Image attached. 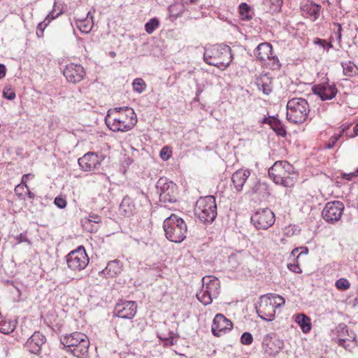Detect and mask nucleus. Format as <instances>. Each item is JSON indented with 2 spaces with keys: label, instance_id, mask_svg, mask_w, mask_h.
Here are the masks:
<instances>
[{
  "label": "nucleus",
  "instance_id": "obj_1",
  "mask_svg": "<svg viewBox=\"0 0 358 358\" xmlns=\"http://www.w3.org/2000/svg\"><path fill=\"white\" fill-rule=\"evenodd\" d=\"M105 122L113 131L125 132L136 125L137 117L134 109L130 107H116L108 111Z\"/></svg>",
  "mask_w": 358,
  "mask_h": 358
},
{
  "label": "nucleus",
  "instance_id": "obj_2",
  "mask_svg": "<svg viewBox=\"0 0 358 358\" xmlns=\"http://www.w3.org/2000/svg\"><path fill=\"white\" fill-rule=\"evenodd\" d=\"M269 178L277 185L292 187L296 182V172L292 164L287 161H278L268 169Z\"/></svg>",
  "mask_w": 358,
  "mask_h": 358
},
{
  "label": "nucleus",
  "instance_id": "obj_3",
  "mask_svg": "<svg viewBox=\"0 0 358 358\" xmlns=\"http://www.w3.org/2000/svg\"><path fill=\"white\" fill-rule=\"evenodd\" d=\"M231 48L224 44H216L206 48L203 59L209 65L225 69L231 62Z\"/></svg>",
  "mask_w": 358,
  "mask_h": 358
},
{
  "label": "nucleus",
  "instance_id": "obj_4",
  "mask_svg": "<svg viewBox=\"0 0 358 358\" xmlns=\"http://www.w3.org/2000/svg\"><path fill=\"white\" fill-rule=\"evenodd\" d=\"M60 341L66 350L75 357L85 358L87 356L90 341L85 334L76 331L62 336Z\"/></svg>",
  "mask_w": 358,
  "mask_h": 358
},
{
  "label": "nucleus",
  "instance_id": "obj_5",
  "mask_svg": "<svg viewBox=\"0 0 358 358\" xmlns=\"http://www.w3.org/2000/svg\"><path fill=\"white\" fill-rule=\"evenodd\" d=\"M163 228L166 238L172 242L181 243L187 236V224L175 214L164 220Z\"/></svg>",
  "mask_w": 358,
  "mask_h": 358
},
{
  "label": "nucleus",
  "instance_id": "obj_6",
  "mask_svg": "<svg viewBox=\"0 0 358 358\" xmlns=\"http://www.w3.org/2000/svg\"><path fill=\"white\" fill-rule=\"evenodd\" d=\"M309 112V104L303 98L294 97L287 103V119L290 122L303 123L308 118Z\"/></svg>",
  "mask_w": 358,
  "mask_h": 358
},
{
  "label": "nucleus",
  "instance_id": "obj_7",
  "mask_svg": "<svg viewBox=\"0 0 358 358\" xmlns=\"http://www.w3.org/2000/svg\"><path fill=\"white\" fill-rule=\"evenodd\" d=\"M202 287L196 293L197 299L204 306L210 304L220 292V282L218 278L213 275L202 278Z\"/></svg>",
  "mask_w": 358,
  "mask_h": 358
},
{
  "label": "nucleus",
  "instance_id": "obj_8",
  "mask_svg": "<svg viewBox=\"0 0 358 358\" xmlns=\"http://www.w3.org/2000/svg\"><path fill=\"white\" fill-rule=\"evenodd\" d=\"M195 214L203 222H212L217 216L215 197L207 196L201 197L196 203Z\"/></svg>",
  "mask_w": 358,
  "mask_h": 358
},
{
  "label": "nucleus",
  "instance_id": "obj_9",
  "mask_svg": "<svg viewBox=\"0 0 358 358\" xmlns=\"http://www.w3.org/2000/svg\"><path fill=\"white\" fill-rule=\"evenodd\" d=\"M159 194V201L164 204L175 203L177 201V186L166 178L158 180L156 185Z\"/></svg>",
  "mask_w": 358,
  "mask_h": 358
},
{
  "label": "nucleus",
  "instance_id": "obj_10",
  "mask_svg": "<svg viewBox=\"0 0 358 358\" xmlns=\"http://www.w3.org/2000/svg\"><path fill=\"white\" fill-rule=\"evenodd\" d=\"M68 267L73 271H82L89 264V257L83 246H79L66 256Z\"/></svg>",
  "mask_w": 358,
  "mask_h": 358
},
{
  "label": "nucleus",
  "instance_id": "obj_11",
  "mask_svg": "<svg viewBox=\"0 0 358 358\" xmlns=\"http://www.w3.org/2000/svg\"><path fill=\"white\" fill-rule=\"evenodd\" d=\"M275 302L271 300V297L267 295H263L259 298V306L256 307V311L258 316L268 322L274 320L275 317Z\"/></svg>",
  "mask_w": 358,
  "mask_h": 358
},
{
  "label": "nucleus",
  "instance_id": "obj_12",
  "mask_svg": "<svg viewBox=\"0 0 358 358\" xmlns=\"http://www.w3.org/2000/svg\"><path fill=\"white\" fill-rule=\"evenodd\" d=\"M251 222L257 229L266 230L275 222V215L268 208L259 209L251 216Z\"/></svg>",
  "mask_w": 358,
  "mask_h": 358
},
{
  "label": "nucleus",
  "instance_id": "obj_13",
  "mask_svg": "<svg viewBox=\"0 0 358 358\" xmlns=\"http://www.w3.org/2000/svg\"><path fill=\"white\" fill-rule=\"evenodd\" d=\"M344 210V204L340 201H329L325 204L322 212L323 219L328 223L339 221Z\"/></svg>",
  "mask_w": 358,
  "mask_h": 358
},
{
  "label": "nucleus",
  "instance_id": "obj_14",
  "mask_svg": "<svg viewBox=\"0 0 358 358\" xmlns=\"http://www.w3.org/2000/svg\"><path fill=\"white\" fill-rule=\"evenodd\" d=\"M255 55L260 61H268V64L273 69H280V63L275 55H273L272 45L268 43H262L255 49Z\"/></svg>",
  "mask_w": 358,
  "mask_h": 358
},
{
  "label": "nucleus",
  "instance_id": "obj_15",
  "mask_svg": "<svg viewBox=\"0 0 358 358\" xmlns=\"http://www.w3.org/2000/svg\"><path fill=\"white\" fill-rule=\"evenodd\" d=\"M63 74L67 81L71 83L80 82L85 76V71L80 64H69L66 66Z\"/></svg>",
  "mask_w": 358,
  "mask_h": 358
},
{
  "label": "nucleus",
  "instance_id": "obj_16",
  "mask_svg": "<svg viewBox=\"0 0 358 358\" xmlns=\"http://www.w3.org/2000/svg\"><path fill=\"white\" fill-rule=\"evenodd\" d=\"M137 306L134 301H124L116 304L115 315L123 319H132L136 313Z\"/></svg>",
  "mask_w": 358,
  "mask_h": 358
},
{
  "label": "nucleus",
  "instance_id": "obj_17",
  "mask_svg": "<svg viewBox=\"0 0 358 358\" xmlns=\"http://www.w3.org/2000/svg\"><path fill=\"white\" fill-rule=\"evenodd\" d=\"M232 322L222 314H217L213 321L211 331L214 336H220L232 328Z\"/></svg>",
  "mask_w": 358,
  "mask_h": 358
},
{
  "label": "nucleus",
  "instance_id": "obj_18",
  "mask_svg": "<svg viewBox=\"0 0 358 358\" xmlns=\"http://www.w3.org/2000/svg\"><path fill=\"white\" fill-rule=\"evenodd\" d=\"M78 164L84 171L97 169L101 164V157L95 152H88L78 159Z\"/></svg>",
  "mask_w": 358,
  "mask_h": 358
},
{
  "label": "nucleus",
  "instance_id": "obj_19",
  "mask_svg": "<svg viewBox=\"0 0 358 358\" xmlns=\"http://www.w3.org/2000/svg\"><path fill=\"white\" fill-rule=\"evenodd\" d=\"M45 336L38 331L34 332L27 341L24 348L31 354L39 355L41 347L45 343Z\"/></svg>",
  "mask_w": 358,
  "mask_h": 358
},
{
  "label": "nucleus",
  "instance_id": "obj_20",
  "mask_svg": "<svg viewBox=\"0 0 358 358\" xmlns=\"http://www.w3.org/2000/svg\"><path fill=\"white\" fill-rule=\"evenodd\" d=\"M283 343L278 340L274 339L271 335L268 334L264 336L262 342V348L266 353L269 355L274 356L278 354L282 348Z\"/></svg>",
  "mask_w": 358,
  "mask_h": 358
},
{
  "label": "nucleus",
  "instance_id": "obj_21",
  "mask_svg": "<svg viewBox=\"0 0 358 358\" xmlns=\"http://www.w3.org/2000/svg\"><path fill=\"white\" fill-rule=\"evenodd\" d=\"M322 7L313 1H306L301 5L302 14L306 17H310L314 22L318 19Z\"/></svg>",
  "mask_w": 358,
  "mask_h": 358
},
{
  "label": "nucleus",
  "instance_id": "obj_22",
  "mask_svg": "<svg viewBox=\"0 0 358 358\" xmlns=\"http://www.w3.org/2000/svg\"><path fill=\"white\" fill-rule=\"evenodd\" d=\"M315 94L318 95L322 101L331 100L337 94V89L334 85H317L313 89Z\"/></svg>",
  "mask_w": 358,
  "mask_h": 358
},
{
  "label": "nucleus",
  "instance_id": "obj_23",
  "mask_svg": "<svg viewBox=\"0 0 358 358\" xmlns=\"http://www.w3.org/2000/svg\"><path fill=\"white\" fill-rule=\"evenodd\" d=\"M250 176V171L239 169L234 172L231 176V181L237 192L243 189V185Z\"/></svg>",
  "mask_w": 358,
  "mask_h": 358
},
{
  "label": "nucleus",
  "instance_id": "obj_24",
  "mask_svg": "<svg viewBox=\"0 0 358 358\" xmlns=\"http://www.w3.org/2000/svg\"><path fill=\"white\" fill-rule=\"evenodd\" d=\"M335 331L337 333V343L338 345H344V342L352 341L356 338L355 334L352 331H348V327L345 324H339Z\"/></svg>",
  "mask_w": 358,
  "mask_h": 358
},
{
  "label": "nucleus",
  "instance_id": "obj_25",
  "mask_svg": "<svg viewBox=\"0 0 358 358\" xmlns=\"http://www.w3.org/2000/svg\"><path fill=\"white\" fill-rule=\"evenodd\" d=\"M122 264L120 261L115 259L108 263L106 267L99 272V275H103L106 278H113L121 273Z\"/></svg>",
  "mask_w": 358,
  "mask_h": 358
},
{
  "label": "nucleus",
  "instance_id": "obj_26",
  "mask_svg": "<svg viewBox=\"0 0 358 358\" xmlns=\"http://www.w3.org/2000/svg\"><path fill=\"white\" fill-rule=\"evenodd\" d=\"M119 210L120 213L126 217H130L138 212L136 206L132 200V197L129 196H125L123 198L120 205Z\"/></svg>",
  "mask_w": 358,
  "mask_h": 358
},
{
  "label": "nucleus",
  "instance_id": "obj_27",
  "mask_svg": "<svg viewBox=\"0 0 358 358\" xmlns=\"http://www.w3.org/2000/svg\"><path fill=\"white\" fill-rule=\"evenodd\" d=\"M262 123L269 124L278 136L284 137L287 134L286 130L280 120L274 117H264Z\"/></svg>",
  "mask_w": 358,
  "mask_h": 358
},
{
  "label": "nucleus",
  "instance_id": "obj_28",
  "mask_svg": "<svg viewBox=\"0 0 358 358\" xmlns=\"http://www.w3.org/2000/svg\"><path fill=\"white\" fill-rule=\"evenodd\" d=\"M256 84L259 90L266 95L270 94L272 92V80L266 74L261 75L257 78Z\"/></svg>",
  "mask_w": 358,
  "mask_h": 358
},
{
  "label": "nucleus",
  "instance_id": "obj_29",
  "mask_svg": "<svg viewBox=\"0 0 358 358\" xmlns=\"http://www.w3.org/2000/svg\"><path fill=\"white\" fill-rule=\"evenodd\" d=\"M129 196L132 197L138 211L140 208L147 206L149 203L148 196L139 189H136Z\"/></svg>",
  "mask_w": 358,
  "mask_h": 358
},
{
  "label": "nucleus",
  "instance_id": "obj_30",
  "mask_svg": "<svg viewBox=\"0 0 358 358\" xmlns=\"http://www.w3.org/2000/svg\"><path fill=\"white\" fill-rule=\"evenodd\" d=\"M129 196L132 197L138 211L140 208L147 206L149 203L148 196L139 189H136Z\"/></svg>",
  "mask_w": 358,
  "mask_h": 358
},
{
  "label": "nucleus",
  "instance_id": "obj_31",
  "mask_svg": "<svg viewBox=\"0 0 358 358\" xmlns=\"http://www.w3.org/2000/svg\"><path fill=\"white\" fill-rule=\"evenodd\" d=\"M93 25V17L90 12L87 13L86 18L76 20V26L82 33H89L92 30Z\"/></svg>",
  "mask_w": 358,
  "mask_h": 358
},
{
  "label": "nucleus",
  "instance_id": "obj_32",
  "mask_svg": "<svg viewBox=\"0 0 358 358\" xmlns=\"http://www.w3.org/2000/svg\"><path fill=\"white\" fill-rule=\"evenodd\" d=\"M295 322L299 325L302 331L308 333L311 329L310 319L303 313L297 314L295 317Z\"/></svg>",
  "mask_w": 358,
  "mask_h": 358
},
{
  "label": "nucleus",
  "instance_id": "obj_33",
  "mask_svg": "<svg viewBox=\"0 0 358 358\" xmlns=\"http://www.w3.org/2000/svg\"><path fill=\"white\" fill-rule=\"evenodd\" d=\"M283 0H264V5L268 7L266 12L271 13H278L281 10Z\"/></svg>",
  "mask_w": 358,
  "mask_h": 358
},
{
  "label": "nucleus",
  "instance_id": "obj_34",
  "mask_svg": "<svg viewBox=\"0 0 358 358\" xmlns=\"http://www.w3.org/2000/svg\"><path fill=\"white\" fill-rule=\"evenodd\" d=\"M239 13L241 16V19L243 20H250L253 17L254 12L250 6L246 3H242L239 6Z\"/></svg>",
  "mask_w": 358,
  "mask_h": 358
},
{
  "label": "nucleus",
  "instance_id": "obj_35",
  "mask_svg": "<svg viewBox=\"0 0 358 358\" xmlns=\"http://www.w3.org/2000/svg\"><path fill=\"white\" fill-rule=\"evenodd\" d=\"M343 74L348 77H352L357 74L358 70L357 66L352 62H342Z\"/></svg>",
  "mask_w": 358,
  "mask_h": 358
},
{
  "label": "nucleus",
  "instance_id": "obj_36",
  "mask_svg": "<svg viewBox=\"0 0 358 358\" xmlns=\"http://www.w3.org/2000/svg\"><path fill=\"white\" fill-rule=\"evenodd\" d=\"M132 86L134 92L141 94L145 90L147 85L142 78H136L133 80Z\"/></svg>",
  "mask_w": 358,
  "mask_h": 358
},
{
  "label": "nucleus",
  "instance_id": "obj_37",
  "mask_svg": "<svg viewBox=\"0 0 358 358\" xmlns=\"http://www.w3.org/2000/svg\"><path fill=\"white\" fill-rule=\"evenodd\" d=\"M159 20L156 17H154L150 20L145 24V29L148 34H151L159 27Z\"/></svg>",
  "mask_w": 358,
  "mask_h": 358
},
{
  "label": "nucleus",
  "instance_id": "obj_38",
  "mask_svg": "<svg viewBox=\"0 0 358 358\" xmlns=\"http://www.w3.org/2000/svg\"><path fill=\"white\" fill-rule=\"evenodd\" d=\"M26 190H28V186L25 183H20L15 187V193L20 199H25L24 195Z\"/></svg>",
  "mask_w": 358,
  "mask_h": 358
},
{
  "label": "nucleus",
  "instance_id": "obj_39",
  "mask_svg": "<svg viewBox=\"0 0 358 358\" xmlns=\"http://www.w3.org/2000/svg\"><path fill=\"white\" fill-rule=\"evenodd\" d=\"M56 4L57 3L55 2L52 10L49 13L45 19V20H46L48 23H50L52 20L58 17L63 13L62 10H60L59 12H56Z\"/></svg>",
  "mask_w": 358,
  "mask_h": 358
},
{
  "label": "nucleus",
  "instance_id": "obj_40",
  "mask_svg": "<svg viewBox=\"0 0 358 358\" xmlns=\"http://www.w3.org/2000/svg\"><path fill=\"white\" fill-rule=\"evenodd\" d=\"M335 285L340 290H346L350 287V283L346 278H342L336 282Z\"/></svg>",
  "mask_w": 358,
  "mask_h": 358
},
{
  "label": "nucleus",
  "instance_id": "obj_41",
  "mask_svg": "<svg viewBox=\"0 0 358 358\" xmlns=\"http://www.w3.org/2000/svg\"><path fill=\"white\" fill-rule=\"evenodd\" d=\"M253 341L252 336L249 332H245L242 334L241 337V342L243 345H250Z\"/></svg>",
  "mask_w": 358,
  "mask_h": 358
},
{
  "label": "nucleus",
  "instance_id": "obj_42",
  "mask_svg": "<svg viewBox=\"0 0 358 358\" xmlns=\"http://www.w3.org/2000/svg\"><path fill=\"white\" fill-rule=\"evenodd\" d=\"M268 296L271 297L273 301H274L275 302L276 308L282 306L285 303V299L280 295H273L270 294Z\"/></svg>",
  "mask_w": 358,
  "mask_h": 358
},
{
  "label": "nucleus",
  "instance_id": "obj_43",
  "mask_svg": "<svg viewBox=\"0 0 358 358\" xmlns=\"http://www.w3.org/2000/svg\"><path fill=\"white\" fill-rule=\"evenodd\" d=\"M49 24L50 23L44 20L43 22H41L38 24L36 30V35L38 37L41 38L43 36L44 30Z\"/></svg>",
  "mask_w": 358,
  "mask_h": 358
},
{
  "label": "nucleus",
  "instance_id": "obj_44",
  "mask_svg": "<svg viewBox=\"0 0 358 358\" xmlns=\"http://www.w3.org/2000/svg\"><path fill=\"white\" fill-rule=\"evenodd\" d=\"M341 137V134L334 135L331 136L329 141V142L325 145V148L327 149H331L333 148L336 142L340 139Z\"/></svg>",
  "mask_w": 358,
  "mask_h": 358
},
{
  "label": "nucleus",
  "instance_id": "obj_45",
  "mask_svg": "<svg viewBox=\"0 0 358 358\" xmlns=\"http://www.w3.org/2000/svg\"><path fill=\"white\" fill-rule=\"evenodd\" d=\"M159 156L163 160L166 161L171 157V151L168 147H164L159 152Z\"/></svg>",
  "mask_w": 358,
  "mask_h": 358
},
{
  "label": "nucleus",
  "instance_id": "obj_46",
  "mask_svg": "<svg viewBox=\"0 0 358 358\" xmlns=\"http://www.w3.org/2000/svg\"><path fill=\"white\" fill-rule=\"evenodd\" d=\"M3 96L8 100H13L15 98V93L10 88H5L3 91Z\"/></svg>",
  "mask_w": 358,
  "mask_h": 358
},
{
  "label": "nucleus",
  "instance_id": "obj_47",
  "mask_svg": "<svg viewBox=\"0 0 358 358\" xmlns=\"http://www.w3.org/2000/svg\"><path fill=\"white\" fill-rule=\"evenodd\" d=\"M344 345H339L340 346L343 347L345 349L350 350L352 348H355L357 345V341L356 338L352 339V341L348 342H344Z\"/></svg>",
  "mask_w": 358,
  "mask_h": 358
},
{
  "label": "nucleus",
  "instance_id": "obj_48",
  "mask_svg": "<svg viewBox=\"0 0 358 358\" xmlns=\"http://www.w3.org/2000/svg\"><path fill=\"white\" fill-rule=\"evenodd\" d=\"M54 203L58 208L62 209L64 208L66 206V201L61 196H57L55 199Z\"/></svg>",
  "mask_w": 358,
  "mask_h": 358
},
{
  "label": "nucleus",
  "instance_id": "obj_49",
  "mask_svg": "<svg viewBox=\"0 0 358 358\" xmlns=\"http://www.w3.org/2000/svg\"><path fill=\"white\" fill-rule=\"evenodd\" d=\"M358 177V168L357 170L354 172H351L349 173H341V178L343 179H345L347 180H351L352 178Z\"/></svg>",
  "mask_w": 358,
  "mask_h": 358
},
{
  "label": "nucleus",
  "instance_id": "obj_50",
  "mask_svg": "<svg viewBox=\"0 0 358 358\" xmlns=\"http://www.w3.org/2000/svg\"><path fill=\"white\" fill-rule=\"evenodd\" d=\"M101 218L100 216L95 215V214H92V215H89L87 220L85 221V224H87V222L88 223L93 222L95 224H98V223L101 222Z\"/></svg>",
  "mask_w": 358,
  "mask_h": 358
},
{
  "label": "nucleus",
  "instance_id": "obj_51",
  "mask_svg": "<svg viewBox=\"0 0 358 358\" xmlns=\"http://www.w3.org/2000/svg\"><path fill=\"white\" fill-rule=\"evenodd\" d=\"M287 268L292 272L296 273H299L301 272V270L297 264H289L287 265Z\"/></svg>",
  "mask_w": 358,
  "mask_h": 358
},
{
  "label": "nucleus",
  "instance_id": "obj_52",
  "mask_svg": "<svg viewBox=\"0 0 358 358\" xmlns=\"http://www.w3.org/2000/svg\"><path fill=\"white\" fill-rule=\"evenodd\" d=\"M160 339H162V340L164 339L165 341V345H173L176 343V340L175 339V338L173 336H170L169 338H162V337H160Z\"/></svg>",
  "mask_w": 358,
  "mask_h": 358
},
{
  "label": "nucleus",
  "instance_id": "obj_53",
  "mask_svg": "<svg viewBox=\"0 0 358 358\" xmlns=\"http://www.w3.org/2000/svg\"><path fill=\"white\" fill-rule=\"evenodd\" d=\"M262 185L259 182H255L254 185L251 187L250 193L251 194H257L259 190Z\"/></svg>",
  "mask_w": 358,
  "mask_h": 358
},
{
  "label": "nucleus",
  "instance_id": "obj_54",
  "mask_svg": "<svg viewBox=\"0 0 358 358\" xmlns=\"http://www.w3.org/2000/svg\"><path fill=\"white\" fill-rule=\"evenodd\" d=\"M346 136L348 137H350V138H352L355 136H358V123L354 127L353 133H352V134L346 133Z\"/></svg>",
  "mask_w": 358,
  "mask_h": 358
},
{
  "label": "nucleus",
  "instance_id": "obj_55",
  "mask_svg": "<svg viewBox=\"0 0 358 358\" xmlns=\"http://www.w3.org/2000/svg\"><path fill=\"white\" fill-rule=\"evenodd\" d=\"M6 76V66L0 64V79L4 78Z\"/></svg>",
  "mask_w": 358,
  "mask_h": 358
},
{
  "label": "nucleus",
  "instance_id": "obj_56",
  "mask_svg": "<svg viewBox=\"0 0 358 358\" xmlns=\"http://www.w3.org/2000/svg\"><path fill=\"white\" fill-rule=\"evenodd\" d=\"M299 250H300V253H299V255H298L297 257H299L301 255H307V254H308L309 250H308V248L307 247H299Z\"/></svg>",
  "mask_w": 358,
  "mask_h": 358
},
{
  "label": "nucleus",
  "instance_id": "obj_57",
  "mask_svg": "<svg viewBox=\"0 0 358 358\" xmlns=\"http://www.w3.org/2000/svg\"><path fill=\"white\" fill-rule=\"evenodd\" d=\"M315 44H318L320 46H322L323 48H324L325 44H326V41L324 40H323V39L316 38V40L315 41Z\"/></svg>",
  "mask_w": 358,
  "mask_h": 358
},
{
  "label": "nucleus",
  "instance_id": "obj_58",
  "mask_svg": "<svg viewBox=\"0 0 358 358\" xmlns=\"http://www.w3.org/2000/svg\"><path fill=\"white\" fill-rule=\"evenodd\" d=\"M16 239L18 241L19 243H22L23 241H27V238L26 236H23V234H20L19 236L16 237Z\"/></svg>",
  "mask_w": 358,
  "mask_h": 358
},
{
  "label": "nucleus",
  "instance_id": "obj_59",
  "mask_svg": "<svg viewBox=\"0 0 358 358\" xmlns=\"http://www.w3.org/2000/svg\"><path fill=\"white\" fill-rule=\"evenodd\" d=\"M27 194V196L31 199H33L35 196L33 192H31L29 189L28 188V190H26V193Z\"/></svg>",
  "mask_w": 358,
  "mask_h": 358
},
{
  "label": "nucleus",
  "instance_id": "obj_60",
  "mask_svg": "<svg viewBox=\"0 0 358 358\" xmlns=\"http://www.w3.org/2000/svg\"><path fill=\"white\" fill-rule=\"evenodd\" d=\"M335 25L338 27V38L340 39L341 37V24L339 23H336L335 24Z\"/></svg>",
  "mask_w": 358,
  "mask_h": 358
},
{
  "label": "nucleus",
  "instance_id": "obj_61",
  "mask_svg": "<svg viewBox=\"0 0 358 358\" xmlns=\"http://www.w3.org/2000/svg\"><path fill=\"white\" fill-rule=\"evenodd\" d=\"M30 176V174H25L22 176V182L21 183H25L26 184V181L28 178V177Z\"/></svg>",
  "mask_w": 358,
  "mask_h": 358
},
{
  "label": "nucleus",
  "instance_id": "obj_62",
  "mask_svg": "<svg viewBox=\"0 0 358 358\" xmlns=\"http://www.w3.org/2000/svg\"><path fill=\"white\" fill-rule=\"evenodd\" d=\"M299 250V248H295L292 251V255L293 256L295 255L296 252H297Z\"/></svg>",
  "mask_w": 358,
  "mask_h": 358
},
{
  "label": "nucleus",
  "instance_id": "obj_63",
  "mask_svg": "<svg viewBox=\"0 0 358 358\" xmlns=\"http://www.w3.org/2000/svg\"><path fill=\"white\" fill-rule=\"evenodd\" d=\"M349 128V126H343V129H342V131L340 134H343L347 129H348Z\"/></svg>",
  "mask_w": 358,
  "mask_h": 358
},
{
  "label": "nucleus",
  "instance_id": "obj_64",
  "mask_svg": "<svg viewBox=\"0 0 358 358\" xmlns=\"http://www.w3.org/2000/svg\"><path fill=\"white\" fill-rule=\"evenodd\" d=\"M110 55L112 56V57H115V53L114 52H110Z\"/></svg>",
  "mask_w": 358,
  "mask_h": 358
}]
</instances>
